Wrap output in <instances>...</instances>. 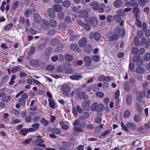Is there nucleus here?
Segmentation results:
<instances>
[{
	"mask_svg": "<svg viewBox=\"0 0 150 150\" xmlns=\"http://www.w3.org/2000/svg\"><path fill=\"white\" fill-rule=\"evenodd\" d=\"M91 108L93 111H96L97 112H100L103 111L104 107L102 103L98 104V103L95 102L92 104Z\"/></svg>",
	"mask_w": 150,
	"mask_h": 150,
	"instance_id": "obj_1",
	"label": "nucleus"
},
{
	"mask_svg": "<svg viewBox=\"0 0 150 150\" xmlns=\"http://www.w3.org/2000/svg\"><path fill=\"white\" fill-rule=\"evenodd\" d=\"M85 21L87 23L90 24L94 27H96L98 24V20L95 16L86 18L85 19Z\"/></svg>",
	"mask_w": 150,
	"mask_h": 150,
	"instance_id": "obj_2",
	"label": "nucleus"
},
{
	"mask_svg": "<svg viewBox=\"0 0 150 150\" xmlns=\"http://www.w3.org/2000/svg\"><path fill=\"white\" fill-rule=\"evenodd\" d=\"M100 37V33L98 32H91L89 36V38L91 40H93L94 38V39L96 41H98L99 40Z\"/></svg>",
	"mask_w": 150,
	"mask_h": 150,
	"instance_id": "obj_3",
	"label": "nucleus"
},
{
	"mask_svg": "<svg viewBox=\"0 0 150 150\" xmlns=\"http://www.w3.org/2000/svg\"><path fill=\"white\" fill-rule=\"evenodd\" d=\"M145 93L144 91H142L137 94L136 97V99L138 102H141L142 101V98L145 96Z\"/></svg>",
	"mask_w": 150,
	"mask_h": 150,
	"instance_id": "obj_4",
	"label": "nucleus"
},
{
	"mask_svg": "<svg viewBox=\"0 0 150 150\" xmlns=\"http://www.w3.org/2000/svg\"><path fill=\"white\" fill-rule=\"evenodd\" d=\"M86 125V124L82 122L80 124L79 127H75L74 128V130L76 132H81L83 131V128Z\"/></svg>",
	"mask_w": 150,
	"mask_h": 150,
	"instance_id": "obj_5",
	"label": "nucleus"
},
{
	"mask_svg": "<svg viewBox=\"0 0 150 150\" xmlns=\"http://www.w3.org/2000/svg\"><path fill=\"white\" fill-rule=\"evenodd\" d=\"M35 142L37 144L36 145L42 147H46L44 144H41L44 142V141L41 138H38L36 139L35 140Z\"/></svg>",
	"mask_w": 150,
	"mask_h": 150,
	"instance_id": "obj_6",
	"label": "nucleus"
},
{
	"mask_svg": "<svg viewBox=\"0 0 150 150\" xmlns=\"http://www.w3.org/2000/svg\"><path fill=\"white\" fill-rule=\"evenodd\" d=\"M90 101L87 100L83 102L82 106L83 109L85 111L89 110L90 108Z\"/></svg>",
	"mask_w": 150,
	"mask_h": 150,
	"instance_id": "obj_7",
	"label": "nucleus"
},
{
	"mask_svg": "<svg viewBox=\"0 0 150 150\" xmlns=\"http://www.w3.org/2000/svg\"><path fill=\"white\" fill-rule=\"evenodd\" d=\"M84 61L85 63V65L86 67H89L91 64V59L89 56L85 57L84 58Z\"/></svg>",
	"mask_w": 150,
	"mask_h": 150,
	"instance_id": "obj_8",
	"label": "nucleus"
},
{
	"mask_svg": "<svg viewBox=\"0 0 150 150\" xmlns=\"http://www.w3.org/2000/svg\"><path fill=\"white\" fill-rule=\"evenodd\" d=\"M87 40L85 37H83L81 38L79 42V45L81 47L85 46L87 44Z\"/></svg>",
	"mask_w": 150,
	"mask_h": 150,
	"instance_id": "obj_9",
	"label": "nucleus"
},
{
	"mask_svg": "<svg viewBox=\"0 0 150 150\" xmlns=\"http://www.w3.org/2000/svg\"><path fill=\"white\" fill-rule=\"evenodd\" d=\"M30 64L33 67H38L40 65L38 60L32 59L30 61Z\"/></svg>",
	"mask_w": 150,
	"mask_h": 150,
	"instance_id": "obj_10",
	"label": "nucleus"
},
{
	"mask_svg": "<svg viewBox=\"0 0 150 150\" xmlns=\"http://www.w3.org/2000/svg\"><path fill=\"white\" fill-rule=\"evenodd\" d=\"M53 49L51 47H48L46 48L44 52V55L46 57L50 56L52 53Z\"/></svg>",
	"mask_w": 150,
	"mask_h": 150,
	"instance_id": "obj_11",
	"label": "nucleus"
},
{
	"mask_svg": "<svg viewBox=\"0 0 150 150\" xmlns=\"http://www.w3.org/2000/svg\"><path fill=\"white\" fill-rule=\"evenodd\" d=\"M70 48L71 50L77 51L78 52L81 51L78 45L76 43H73L70 45Z\"/></svg>",
	"mask_w": 150,
	"mask_h": 150,
	"instance_id": "obj_12",
	"label": "nucleus"
},
{
	"mask_svg": "<svg viewBox=\"0 0 150 150\" xmlns=\"http://www.w3.org/2000/svg\"><path fill=\"white\" fill-rule=\"evenodd\" d=\"M86 92L84 91L79 92L77 96V97L79 99L83 98L84 99H86L88 98V96L87 95H85Z\"/></svg>",
	"mask_w": 150,
	"mask_h": 150,
	"instance_id": "obj_13",
	"label": "nucleus"
},
{
	"mask_svg": "<svg viewBox=\"0 0 150 150\" xmlns=\"http://www.w3.org/2000/svg\"><path fill=\"white\" fill-rule=\"evenodd\" d=\"M47 13L50 17L51 18H54L55 16V11L52 8H49L47 11Z\"/></svg>",
	"mask_w": 150,
	"mask_h": 150,
	"instance_id": "obj_14",
	"label": "nucleus"
},
{
	"mask_svg": "<svg viewBox=\"0 0 150 150\" xmlns=\"http://www.w3.org/2000/svg\"><path fill=\"white\" fill-rule=\"evenodd\" d=\"M48 24L52 28H55L57 26V21L54 19H50L49 20Z\"/></svg>",
	"mask_w": 150,
	"mask_h": 150,
	"instance_id": "obj_15",
	"label": "nucleus"
},
{
	"mask_svg": "<svg viewBox=\"0 0 150 150\" xmlns=\"http://www.w3.org/2000/svg\"><path fill=\"white\" fill-rule=\"evenodd\" d=\"M126 125L128 127V130H135L136 129V126L134 123L128 122Z\"/></svg>",
	"mask_w": 150,
	"mask_h": 150,
	"instance_id": "obj_16",
	"label": "nucleus"
},
{
	"mask_svg": "<svg viewBox=\"0 0 150 150\" xmlns=\"http://www.w3.org/2000/svg\"><path fill=\"white\" fill-rule=\"evenodd\" d=\"M53 8L55 11L57 12L62 11L63 9L62 5L59 4H56L54 6Z\"/></svg>",
	"mask_w": 150,
	"mask_h": 150,
	"instance_id": "obj_17",
	"label": "nucleus"
},
{
	"mask_svg": "<svg viewBox=\"0 0 150 150\" xmlns=\"http://www.w3.org/2000/svg\"><path fill=\"white\" fill-rule=\"evenodd\" d=\"M79 14L80 16L82 18L86 17L88 15V12L84 10L80 11Z\"/></svg>",
	"mask_w": 150,
	"mask_h": 150,
	"instance_id": "obj_18",
	"label": "nucleus"
},
{
	"mask_svg": "<svg viewBox=\"0 0 150 150\" xmlns=\"http://www.w3.org/2000/svg\"><path fill=\"white\" fill-rule=\"evenodd\" d=\"M132 95L128 94L127 95L126 98V103L128 106L130 105L132 103Z\"/></svg>",
	"mask_w": 150,
	"mask_h": 150,
	"instance_id": "obj_19",
	"label": "nucleus"
},
{
	"mask_svg": "<svg viewBox=\"0 0 150 150\" xmlns=\"http://www.w3.org/2000/svg\"><path fill=\"white\" fill-rule=\"evenodd\" d=\"M124 87L125 90L129 92L130 90V87L129 83L127 82H125L123 83Z\"/></svg>",
	"mask_w": 150,
	"mask_h": 150,
	"instance_id": "obj_20",
	"label": "nucleus"
},
{
	"mask_svg": "<svg viewBox=\"0 0 150 150\" xmlns=\"http://www.w3.org/2000/svg\"><path fill=\"white\" fill-rule=\"evenodd\" d=\"M34 18L35 22L39 23L41 22V18L40 16L38 14L35 13L34 16Z\"/></svg>",
	"mask_w": 150,
	"mask_h": 150,
	"instance_id": "obj_21",
	"label": "nucleus"
},
{
	"mask_svg": "<svg viewBox=\"0 0 150 150\" xmlns=\"http://www.w3.org/2000/svg\"><path fill=\"white\" fill-rule=\"evenodd\" d=\"M133 12L134 14V17L136 19H137L139 18V16L138 14L139 12V9L138 7H135L133 9Z\"/></svg>",
	"mask_w": 150,
	"mask_h": 150,
	"instance_id": "obj_22",
	"label": "nucleus"
},
{
	"mask_svg": "<svg viewBox=\"0 0 150 150\" xmlns=\"http://www.w3.org/2000/svg\"><path fill=\"white\" fill-rule=\"evenodd\" d=\"M145 70L144 69L140 67H138L136 69V72L137 73L142 74H144L145 72Z\"/></svg>",
	"mask_w": 150,
	"mask_h": 150,
	"instance_id": "obj_23",
	"label": "nucleus"
},
{
	"mask_svg": "<svg viewBox=\"0 0 150 150\" xmlns=\"http://www.w3.org/2000/svg\"><path fill=\"white\" fill-rule=\"evenodd\" d=\"M122 5V1L121 0H117L115 1L114 4V6L116 7H120Z\"/></svg>",
	"mask_w": 150,
	"mask_h": 150,
	"instance_id": "obj_24",
	"label": "nucleus"
},
{
	"mask_svg": "<svg viewBox=\"0 0 150 150\" xmlns=\"http://www.w3.org/2000/svg\"><path fill=\"white\" fill-rule=\"evenodd\" d=\"M83 50L86 53L89 54L92 51V48L91 45H90L89 46L85 47Z\"/></svg>",
	"mask_w": 150,
	"mask_h": 150,
	"instance_id": "obj_25",
	"label": "nucleus"
},
{
	"mask_svg": "<svg viewBox=\"0 0 150 150\" xmlns=\"http://www.w3.org/2000/svg\"><path fill=\"white\" fill-rule=\"evenodd\" d=\"M59 42V40L57 39H53L50 42V45L51 46H54L57 45Z\"/></svg>",
	"mask_w": 150,
	"mask_h": 150,
	"instance_id": "obj_26",
	"label": "nucleus"
},
{
	"mask_svg": "<svg viewBox=\"0 0 150 150\" xmlns=\"http://www.w3.org/2000/svg\"><path fill=\"white\" fill-rule=\"evenodd\" d=\"M110 40L112 41H116L118 39V35L116 34L111 35L109 36Z\"/></svg>",
	"mask_w": 150,
	"mask_h": 150,
	"instance_id": "obj_27",
	"label": "nucleus"
},
{
	"mask_svg": "<svg viewBox=\"0 0 150 150\" xmlns=\"http://www.w3.org/2000/svg\"><path fill=\"white\" fill-rule=\"evenodd\" d=\"M82 78L81 75H74L70 76V78L72 80H79Z\"/></svg>",
	"mask_w": 150,
	"mask_h": 150,
	"instance_id": "obj_28",
	"label": "nucleus"
},
{
	"mask_svg": "<svg viewBox=\"0 0 150 150\" xmlns=\"http://www.w3.org/2000/svg\"><path fill=\"white\" fill-rule=\"evenodd\" d=\"M30 129H22L21 130L20 133L23 135L25 136L28 132H29Z\"/></svg>",
	"mask_w": 150,
	"mask_h": 150,
	"instance_id": "obj_29",
	"label": "nucleus"
},
{
	"mask_svg": "<svg viewBox=\"0 0 150 150\" xmlns=\"http://www.w3.org/2000/svg\"><path fill=\"white\" fill-rule=\"evenodd\" d=\"M48 101L50 107L52 108H54L55 105L54 101L51 98H49L48 99Z\"/></svg>",
	"mask_w": 150,
	"mask_h": 150,
	"instance_id": "obj_30",
	"label": "nucleus"
},
{
	"mask_svg": "<svg viewBox=\"0 0 150 150\" xmlns=\"http://www.w3.org/2000/svg\"><path fill=\"white\" fill-rule=\"evenodd\" d=\"M92 8L95 10H97L99 8V6L96 2H93L91 3Z\"/></svg>",
	"mask_w": 150,
	"mask_h": 150,
	"instance_id": "obj_31",
	"label": "nucleus"
},
{
	"mask_svg": "<svg viewBox=\"0 0 150 150\" xmlns=\"http://www.w3.org/2000/svg\"><path fill=\"white\" fill-rule=\"evenodd\" d=\"M11 99V97L10 96H6L2 98V101L3 102L7 103Z\"/></svg>",
	"mask_w": 150,
	"mask_h": 150,
	"instance_id": "obj_32",
	"label": "nucleus"
},
{
	"mask_svg": "<svg viewBox=\"0 0 150 150\" xmlns=\"http://www.w3.org/2000/svg\"><path fill=\"white\" fill-rule=\"evenodd\" d=\"M125 33V31L123 28L120 29L118 30V34L121 36L123 37L124 36Z\"/></svg>",
	"mask_w": 150,
	"mask_h": 150,
	"instance_id": "obj_33",
	"label": "nucleus"
},
{
	"mask_svg": "<svg viewBox=\"0 0 150 150\" xmlns=\"http://www.w3.org/2000/svg\"><path fill=\"white\" fill-rule=\"evenodd\" d=\"M79 38V35H73L70 38L69 40L70 41H74Z\"/></svg>",
	"mask_w": 150,
	"mask_h": 150,
	"instance_id": "obj_34",
	"label": "nucleus"
},
{
	"mask_svg": "<svg viewBox=\"0 0 150 150\" xmlns=\"http://www.w3.org/2000/svg\"><path fill=\"white\" fill-rule=\"evenodd\" d=\"M16 75H11L10 81L9 82V84L10 85H13L14 83V80L15 79Z\"/></svg>",
	"mask_w": 150,
	"mask_h": 150,
	"instance_id": "obj_35",
	"label": "nucleus"
},
{
	"mask_svg": "<svg viewBox=\"0 0 150 150\" xmlns=\"http://www.w3.org/2000/svg\"><path fill=\"white\" fill-rule=\"evenodd\" d=\"M130 115V113L129 110H127L125 111L124 113V117L125 118H127L129 117Z\"/></svg>",
	"mask_w": 150,
	"mask_h": 150,
	"instance_id": "obj_36",
	"label": "nucleus"
},
{
	"mask_svg": "<svg viewBox=\"0 0 150 150\" xmlns=\"http://www.w3.org/2000/svg\"><path fill=\"white\" fill-rule=\"evenodd\" d=\"M46 47V44L44 43H42L39 44L38 47V49L39 50H43Z\"/></svg>",
	"mask_w": 150,
	"mask_h": 150,
	"instance_id": "obj_37",
	"label": "nucleus"
},
{
	"mask_svg": "<svg viewBox=\"0 0 150 150\" xmlns=\"http://www.w3.org/2000/svg\"><path fill=\"white\" fill-rule=\"evenodd\" d=\"M73 59V57L72 55L69 54H66V60L68 62H71Z\"/></svg>",
	"mask_w": 150,
	"mask_h": 150,
	"instance_id": "obj_38",
	"label": "nucleus"
},
{
	"mask_svg": "<svg viewBox=\"0 0 150 150\" xmlns=\"http://www.w3.org/2000/svg\"><path fill=\"white\" fill-rule=\"evenodd\" d=\"M82 27H83L87 31H89L91 29V27L90 25L89 24H87L86 23H84Z\"/></svg>",
	"mask_w": 150,
	"mask_h": 150,
	"instance_id": "obj_39",
	"label": "nucleus"
},
{
	"mask_svg": "<svg viewBox=\"0 0 150 150\" xmlns=\"http://www.w3.org/2000/svg\"><path fill=\"white\" fill-rule=\"evenodd\" d=\"M19 102H20V105L22 106L24 105L25 104V100L22 98H20L19 99Z\"/></svg>",
	"mask_w": 150,
	"mask_h": 150,
	"instance_id": "obj_40",
	"label": "nucleus"
},
{
	"mask_svg": "<svg viewBox=\"0 0 150 150\" xmlns=\"http://www.w3.org/2000/svg\"><path fill=\"white\" fill-rule=\"evenodd\" d=\"M13 24L12 23H9L4 27V30L6 31H8L11 28Z\"/></svg>",
	"mask_w": 150,
	"mask_h": 150,
	"instance_id": "obj_41",
	"label": "nucleus"
},
{
	"mask_svg": "<svg viewBox=\"0 0 150 150\" xmlns=\"http://www.w3.org/2000/svg\"><path fill=\"white\" fill-rule=\"evenodd\" d=\"M35 49L34 47H31L30 50L28 52V54L30 55H32L35 52Z\"/></svg>",
	"mask_w": 150,
	"mask_h": 150,
	"instance_id": "obj_42",
	"label": "nucleus"
},
{
	"mask_svg": "<svg viewBox=\"0 0 150 150\" xmlns=\"http://www.w3.org/2000/svg\"><path fill=\"white\" fill-rule=\"evenodd\" d=\"M144 59L146 61H148L150 59V53H146L145 54Z\"/></svg>",
	"mask_w": 150,
	"mask_h": 150,
	"instance_id": "obj_43",
	"label": "nucleus"
},
{
	"mask_svg": "<svg viewBox=\"0 0 150 150\" xmlns=\"http://www.w3.org/2000/svg\"><path fill=\"white\" fill-rule=\"evenodd\" d=\"M134 118L135 121L136 122H139L141 120V118L140 116L138 115L137 114H135L134 115Z\"/></svg>",
	"mask_w": 150,
	"mask_h": 150,
	"instance_id": "obj_44",
	"label": "nucleus"
},
{
	"mask_svg": "<svg viewBox=\"0 0 150 150\" xmlns=\"http://www.w3.org/2000/svg\"><path fill=\"white\" fill-rule=\"evenodd\" d=\"M134 43L136 46H139V41L138 37L137 36H136L134 39Z\"/></svg>",
	"mask_w": 150,
	"mask_h": 150,
	"instance_id": "obj_45",
	"label": "nucleus"
},
{
	"mask_svg": "<svg viewBox=\"0 0 150 150\" xmlns=\"http://www.w3.org/2000/svg\"><path fill=\"white\" fill-rule=\"evenodd\" d=\"M41 122L43 125L46 126L48 124V122L44 118H42L40 121Z\"/></svg>",
	"mask_w": 150,
	"mask_h": 150,
	"instance_id": "obj_46",
	"label": "nucleus"
},
{
	"mask_svg": "<svg viewBox=\"0 0 150 150\" xmlns=\"http://www.w3.org/2000/svg\"><path fill=\"white\" fill-rule=\"evenodd\" d=\"M114 18L117 22L119 23L121 21V18L120 16L118 15H115Z\"/></svg>",
	"mask_w": 150,
	"mask_h": 150,
	"instance_id": "obj_47",
	"label": "nucleus"
},
{
	"mask_svg": "<svg viewBox=\"0 0 150 150\" xmlns=\"http://www.w3.org/2000/svg\"><path fill=\"white\" fill-rule=\"evenodd\" d=\"M93 60L95 62H97L100 59V57L97 55H94L92 56Z\"/></svg>",
	"mask_w": 150,
	"mask_h": 150,
	"instance_id": "obj_48",
	"label": "nucleus"
},
{
	"mask_svg": "<svg viewBox=\"0 0 150 150\" xmlns=\"http://www.w3.org/2000/svg\"><path fill=\"white\" fill-rule=\"evenodd\" d=\"M6 4V2L5 1H3L1 4V6L0 8L1 10L3 12L5 10V5Z\"/></svg>",
	"mask_w": 150,
	"mask_h": 150,
	"instance_id": "obj_49",
	"label": "nucleus"
},
{
	"mask_svg": "<svg viewBox=\"0 0 150 150\" xmlns=\"http://www.w3.org/2000/svg\"><path fill=\"white\" fill-rule=\"evenodd\" d=\"M29 32L30 34L31 35H35L37 32L36 30H34L32 28H30L29 29Z\"/></svg>",
	"mask_w": 150,
	"mask_h": 150,
	"instance_id": "obj_50",
	"label": "nucleus"
},
{
	"mask_svg": "<svg viewBox=\"0 0 150 150\" xmlns=\"http://www.w3.org/2000/svg\"><path fill=\"white\" fill-rule=\"evenodd\" d=\"M31 11L30 9H27L25 10L24 13V14L26 17H28L30 15Z\"/></svg>",
	"mask_w": 150,
	"mask_h": 150,
	"instance_id": "obj_51",
	"label": "nucleus"
},
{
	"mask_svg": "<svg viewBox=\"0 0 150 150\" xmlns=\"http://www.w3.org/2000/svg\"><path fill=\"white\" fill-rule=\"evenodd\" d=\"M95 121L98 124H100L102 122V118L100 117H97L95 119Z\"/></svg>",
	"mask_w": 150,
	"mask_h": 150,
	"instance_id": "obj_52",
	"label": "nucleus"
},
{
	"mask_svg": "<svg viewBox=\"0 0 150 150\" xmlns=\"http://www.w3.org/2000/svg\"><path fill=\"white\" fill-rule=\"evenodd\" d=\"M117 13L118 15L120 16H123L125 15V13H124L123 10H118L117 11Z\"/></svg>",
	"mask_w": 150,
	"mask_h": 150,
	"instance_id": "obj_53",
	"label": "nucleus"
},
{
	"mask_svg": "<svg viewBox=\"0 0 150 150\" xmlns=\"http://www.w3.org/2000/svg\"><path fill=\"white\" fill-rule=\"evenodd\" d=\"M52 132L53 133H55L56 134H59L60 133V130L57 128H54L52 129Z\"/></svg>",
	"mask_w": 150,
	"mask_h": 150,
	"instance_id": "obj_54",
	"label": "nucleus"
},
{
	"mask_svg": "<svg viewBox=\"0 0 150 150\" xmlns=\"http://www.w3.org/2000/svg\"><path fill=\"white\" fill-rule=\"evenodd\" d=\"M129 67L131 71H134V65L133 63H130L129 65Z\"/></svg>",
	"mask_w": 150,
	"mask_h": 150,
	"instance_id": "obj_55",
	"label": "nucleus"
},
{
	"mask_svg": "<svg viewBox=\"0 0 150 150\" xmlns=\"http://www.w3.org/2000/svg\"><path fill=\"white\" fill-rule=\"evenodd\" d=\"M41 27L43 29L45 30H47L49 28L48 25L41 24Z\"/></svg>",
	"mask_w": 150,
	"mask_h": 150,
	"instance_id": "obj_56",
	"label": "nucleus"
},
{
	"mask_svg": "<svg viewBox=\"0 0 150 150\" xmlns=\"http://www.w3.org/2000/svg\"><path fill=\"white\" fill-rule=\"evenodd\" d=\"M54 67L52 65H49L46 67L47 69L49 71H52L54 69Z\"/></svg>",
	"mask_w": 150,
	"mask_h": 150,
	"instance_id": "obj_57",
	"label": "nucleus"
},
{
	"mask_svg": "<svg viewBox=\"0 0 150 150\" xmlns=\"http://www.w3.org/2000/svg\"><path fill=\"white\" fill-rule=\"evenodd\" d=\"M31 141V139L30 138H28L26 140H24L23 142V144L25 145L29 144Z\"/></svg>",
	"mask_w": 150,
	"mask_h": 150,
	"instance_id": "obj_58",
	"label": "nucleus"
},
{
	"mask_svg": "<svg viewBox=\"0 0 150 150\" xmlns=\"http://www.w3.org/2000/svg\"><path fill=\"white\" fill-rule=\"evenodd\" d=\"M96 95L100 97V98H102L104 96V94L102 92H98L96 93Z\"/></svg>",
	"mask_w": 150,
	"mask_h": 150,
	"instance_id": "obj_59",
	"label": "nucleus"
},
{
	"mask_svg": "<svg viewBox=\"0 0 150 150\" xmlns=\"http://www.w3.org/2000/svg\"><path fill=\"white\" fill-rule=\"evenodd\" d=\"M18 5V1H16L14 2L12 6L13 9L14 10H15Z\"/></svg>",
	"mask_w": 150,
	"mask_h": 150,
	"instance_id": "obj_60",
	"label": "nucleus"
},
{
	"mask_svg": "<svg viewBox=\"0 0 150 150\" xmlns=\"http://www.w3.org/2000/svg\"><path fill=\"white\" fill-rule=\"evenodd\" d=\"M58 18L60 20H62L64 18V14L63 13H59L58 15Z\"/></svg>",
	"mask_w": 150,
	"mask_h": 150,
	"instance_id": "obj_61",
	"label": "nucleus"
},
{
	"mask_svg": "<svg viewBox=\"0 0 150 150\" xmlns=\"http://www.w3.org/2000/svg\"><path fill=\"white\" fill-rule=\"evenodd\" d=\"M132 51L133 54H136L138 52L139 49L137 47H134L133 48Z\"/></svg>",
	"mask_w": 150,
	"mask_h": 150,
	"instance_id": "obj_62",
	"label": "nucleus"
},
{
	"mask_svg": "<svg viewBox=\"0 0 150 150\" xmlns=\"http://www.w3.org/2000/svg\"><path fill=\"white\" fill-rule=\"evenodd\" d=\"M121 125L122 128L123 129H124L125 131H128V127H127V125L125 126L122 122L121 123Z\"/></svg>",
	"mask_w": 150,
	"mask_h": 150,
	"instance_id": "obj_63",
	"label": "nucleus"
},
{
	"mask_svg": "<svg viewBox=\"0 0 150 150\" xmlns=\"http://www.w3.org/2000/svg\"><path fill=\"white\" fill-rule=\"evenodd\" d=\"M25 120L27 122H30L31 121V118L30 115H28L25 117Z\"/></svg>",
	"mask_w": 150,
	"mask_h": 150,
	"instance_id": "obj_64",
	"label": "nucleus"
}]
</instances>
